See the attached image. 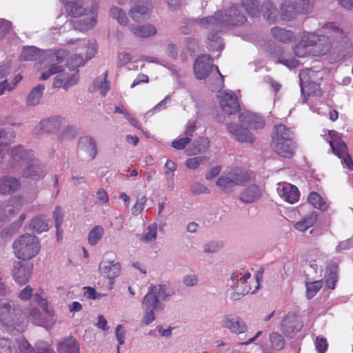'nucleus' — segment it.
Returning a JSON list of instances; mask_svg holds the SVG:
<instances>
[{
	"instance_id": "nucleus-37",
	"label": "nucleus",
	"mask_w": 353,
	"mask_h": 353,
	"mask_svg": "<svg viewBox=\"0 0 353 353\" xmlns=\"http://www.w3.org/2000/svg\"><path fill=\"white\" fill-rule=\"evenodd\" d=\"M57 350L59 353H79V346L74 337L69 336L59 343Z\"/></svg>"
},
{
	"instance_id": "nucleus-61",
	"label": "nucleus",
	"mask_w": 353,
	"mask_h": 353,
	"mask_svg": "<svg viewBox=\"0 0 353 353\" xmlns=\"http://www.w3.org/2000/svg\"><path fill=\"white\" fill-rule=\"evenodd\" d=\"M177 168L176 164L172 160H168L164 165V174L166 178H173Z\"/></svg>"
},
{
	"instance_id": "nucleus-23",
	"label": "nucleus",
	"mask_w": 353,
	"mask_h": 353,
	"mask_svg": "<svg viewBox=\"0 0 353 353\" xmlns=\"http://www.w3.org/2000/svg\"><path fill=\"white\" fill-rule=\"evenodd\" d=\"M49 52L52 51H43L34 46H25L21 51L20 59L23 61H34L43 57L41 65H43L44 67L41 69L45 70L48 66V63L45 60L46 59V54Z\"/></svg>"
},
{
	"instance_id": "nucleus-43",
	"label": "nucleus",
	"mask_w": 353,
	"mask_h": 353,
	"mask_svg": "<svg viewBox=\"0 0 353 353\" xmlns=\"http://www.w3.org/2000/svg\"><path fill=\"white\" fill-rule=\"evenodd\" d=\"M337 270L338 266L335 263H330L327 267L325 278L326 284L330 289L335 288L336 283L338 280Z\"/></svg>"
},
{
	"instance_id": "nucleus-13",
	"label": "nucleus",
	"mask_w": 353,
	"mask_h": 353,
	"mask_svg": "<svg viewBox=\"0 0 353 353\" xmlns=\"http://www.w3.org/2000/svg\"><path fill=\"white\" fill-rule=\"evenodd\" d=\"M63 124V118L59 115H52L41 119L32 130V135L40 137L46 133L49 135L56 134Z\"/></svg>"
},
{
	"instance_id": "nucleus-53",
	"label": "nucleus",
	"mask_w": 353,
	"mask_h": 353,
	"mask_svg": "<svg viewBox=\"0 0 353 353\" xmlns=\"http://www.w3.org/2000/svg\"><path fill=\"white\" fill-rule=\"evenodd\" d=\"M270 341L272 347L276 350H282L285 344L283 336L277 332H273L270 334Z\"/></svg>"
},
{
	"instance_id": "nucleus-19",
	"label": "nucleus",
	"mask_w": 353,
	"mask_h": 353,
	"mask_svg": "<svg viewBox=\"0 0 353 353\" xmlns=\"http://www.w3.org/2000/svg\"><path fill=\"white\" fill-rule=\"evenodd\" d=\"M219 325L221 327L227 328L236 334L244 333L248 330V326L243 319L239 317H233L230 314L223 315L220 319Z\"/></svg>"
},
{
	"instance_id": "nucleus-32",
	"label": "nucleus",
	"mask_w": 353,
	"mask_h": 353,
	"mask_svg": "<svg viewBox=\"0 0 353 353\" xmlns=\"http://www.w3.org/2000/svg\"><path fill=\"white\" fill-rule=\"evenodd\" d=\"M240 121L243 125L250 129H261L264 126V121L262 117L252 112H244L240 115Z\"/></svg>"
},
{
	"instance_id": "nucleus-48",
	"label": "nucleus",
	"mask_w": 353,
	"mask_h": 353,
	"mask_svg": "<svg viewBox=\"0 0 353 353\" xmlns=\"http://www.w3.org/2000/svg\"><path fill=\"white\" fill-rule=\"evenodd\" d=\"M78 134L77 128L71 125L65 126L57 135V139L60 141H70L74 139Z\"/></svg>"
},
{
	"instance_id": "nucleus-57",
	"label": "nucleus",
	"mask_w": 353,
	"mask_h": 353,
	"mask_svg": "<svg viewBox=\"0 0 353 353\" xmlns=\"http://www.w3.org/2000/svg\"><path fill=\"white\" fill-rule=\"evenodd\" d=\"M206 160V157L203 156L188 158L185 162V165L188 169L196 170Z\"/></svg>"
},
{
	"instance_id": "nucleus-8",
	"label": "nucleus",
	"mask_w": 353,
	"mask_h": 353,
	"mask_svg": "<svg viewBox=\"0 0 353 353\" xmlns=\"http://www.w3.org/2000/svg\"><path fill=\"white\" fill-rule=\"evenodd\" d=\"M12 248L19 259L30 261L38 254L40 243L36 236L25 234L19 236L13 242Z\"/></svg>"
},
{
	"instance_id": "nucleus-5",
	"label": "nucleus",
	"mask_w": 353,
	"mask_h": 353,
	"mask_svg": "<svg viewBox=\"0 0 353 353\" xmlns=\"http://www.w3.org/2000/svg\"><path fill=\"white\" fill-rule=\"evenodd\" d=\"M34 299L44 313L41 312L37 307L30 305L26 311V316L36 325L42 326L47 329L50 328L55 323V312L53 307L43 295L42 290L36 292L34 294Z\"/></svg>"
},
{
	"instance_id": "nucleus-6",
	"label": "nucleus",
	"mask_w": 353,
	"mask_h": 353,
	"mask_svg": "<svg viewBox=\"0 0 353 353\" xmlns=\"http://www.w3.org/2000/svg\"><path fill=\"white\" fill-rule=\"evenodd\" d=\"M292 131L283 124L274 126L271 146L274 151L284 158H290L294 153L295 145Z\"/></svg>"
},
{
	"instance_id": "nucleus-45",
	"label": "nucleus",
	"mask_w": 353,
	"mask_h": 353,
	"mask_svg": "<svg viewBox=\"0 0 353 353\" xmlns=\"http://www.w3.org/2000/svg\"><path fill=\"white\" fill-rule=\"evenodd\" d=\"M26 219V214L25 212L20 214L18 219L13 223H12L9 227L5 228L1 233V236L2 237H6L8 236H12L22 226L23 223Z\"/></svg>"
},
{
	"instance_id": "nucleus-55",
	"label": "nucleus",
	"mask_w": 353,
	"mask_h": 353,
	"mask_svg": "<svg viewBox=\"0 0 353 353\" xmlns=\"http://www.w3.org/2000/svg\"><path fill=\"white\" fill-rule=\"evenodd\" d=\"M210 147V141L208 138L205 137H200L196 141L194 152L190 153V154H196L203 153Z\"/></svg>"
},
{
	"instance_id": "nucleus-59",
	"label": "nucleus",
	"mask_w": 353,
	"mask_h": 353,
	"mask_svg": "<svg viewBox=\"0 0 353 353\" xmlns=\"http://www.w3.org/2000/svg\"><path fill=\"white\" fill-rule=\"evenodd\" d=\"M223 247V243L219 241H212L203 245V252L207 254L215 253Z\"/></svg>"
},
{
	"instance_id": "nucleus-28",
	"label": "nucleus",
	"mask_w": 353,
	"mask_h": 353,
	"mask_svg": "<svg viewBox=\"0 0 353 353\" xmlns=\"http://www.w3.org/2000/svg\"><path fill=\"white\" fill-rule=\"evenodd\" d=\"M279 196L290 203H296L299 198L298 188L290 183H279L277 188Z\"/></svg>"
},
{
	"instance_id": "nucleus-56",
	"label": "nucleus",
	"mask_w": 353,
	"mask_h": 353,
	"mask_svg": "<svg viewBox=\"0 0 353 353\" xmlns=\"http://www.w3.org/2000/svg\"><path fill=\"white\" fill-rule=\"evenodd\" d=\"M321 281L306 283V296L308 299L314 296L317 292L322 288Z\"/></svg>"
},
{
	"instance_id": "nucleus-49",
	"label": "nucleus",
	"mask_w": 353,
	"mask_h": 353,
	"mask_svg": "<svg viewBox=\"0 0 353 353\" xmlns=\"http://www.w3.org/2000/svg\"><path fill=\"white\" fill-rule=\"evenodd\" d=\"M309 203L314 208L321 210H326L328 205L325 200L316 192H311L308 196Z\"/></svg>"
},
{
	"instance_id": "nucleus-46",
	"label": "nucleus",
	"mask_w": 353,
	"mask_h": 353,
	"mask_svg": "<svg viewBox=\"0 0 353 353\" xmlns=\"http://www.w3.org/2000/svg\"><path fill=\"white\" fill-rule=\"evenodd\" d=\"M0 353H20L17 340L12 341L8 338L0 339Z\"/></svg>"
},
{
	"instance_id": "nucleus-25",
	"label": "nucleus",
	"mask_w": 353,
	"mask_h": 353,
	"mask_svg": "<svg viewBox=\"0 0 353 353\" xmlns=\"http://www.w3.org/2000/svg\"><path fill=\"white\" fill-rule=\"evenodd\" d=\"M241 123V125L236 123H228V130L234 139L239 142L252 143L254 140L253 134Z\"/></svg>"
},
{
	"instance_id": "nucleus-58",
	"label": "nucleus",
	"mask_w": 353,
	"mask_h": 353,
	"mask_svg": "<svg viewBox=\"0 0 353 353\" xmlns=\"http://www.w3.org/2000/svg\"><path fill=\"white\" fill-rule=\"evenodd\" d=\"M147 198L145 196H139L137 199L135 204L132 206L131 211L133 215L138 216L143 210Z\"/></svg>"
},
{
	"instance_id": "nucleus-50",
	"label": "nucleus",
	"mask_w": 353,
	"mask_h": 353,
	"mask_svg": "<svg viewBox=\"0 0 353 353\" xmlns=\"http://www.w3.org/2000/svg\"><path fill=\"white\" fill-rule=\"evenodd\" d=\"M109 85L105 80V77H104L102 78H98L95 81H94L90 89L92 92L99 90L100 94L102 97H104L105 96L107 92L109 90Z\"/></svg>"
},
{
	"instance_id": "nucleus-39",
	"label": "nucleus",
	"mask_w": 353,
	"mask_h": 353,
	"mask_svg": "<svg viewBox=\"0 0 353 353\" xmlns=\"http://www.w3.org/2000/svg\"><path fill=\"white\" fill-rule=\"evenodd\" d=\"M261 12L263 17L270 23H274L277 19V8L270 1H266L261 6Z\"/></svg>"
},
{
	"instance_id": "nucleus-33",
	"label": "nucleus",
	"mask_w": 353,
	"mask_h": 353,
	"mask_svg": "<svg viewBox=\"0 0 353 353\" xmlns=\"http://www.w3.org/2000/svg\"><path fill=\"white\" fill-rule=\"evenodd\" d=\"M21 187L19 181L12 176H3L0 179V194H11L17 191Z\"/></svg>"
},
{
	"instance_id": "nucleus-26",
	"label": "nucleus",
	"mask_w": 353,
	"mask_h": 353,
	"mask_svg": "<svg viewBox=\"0 0 353 353\" xmlns=\"http://www.w3.org/2000/svg\"><path fill=\"white\" fill-rule=\"evenodd\" d=\"M133 6L128 12L130 17L134 21L139 20L148 14L152 6L149 0H132Z\"/></svg>"
},
{
	"instance_id": "nucleus-64",
	"label": "nucleus",
	"mask_w": 353,
	"mask_h": 353,
	"mask_svg": "<svg viewBox=\"0 0 353 353\" xmlns=\"http://www.w3.org/2000/svg\"><path fill=\"white\" fill-rule=\"evenodd\" d=\"M33 295V289L30 285L23 288L18 294L19 299L22 301L29 300Z\"/></svg>"
},
{
	"instance_id": "nucleus-3",
	"label": "nucleus",
	"mask_w": 353,
	"mask_h": 353,
	"mask_svg": "<svg viewBox=\"0 0 353 353\" xmlns=\"http://www.w3.org/2000/svg\"><path fill=\"white\" fill-rule=\"evenodd\" d=\"M67 57V52L63 50L56 52H49L46 54L45 61L48 63V68L41 73L40 79L46 80L51 76L57 74L53 81L52 86L54 88H63L64 90L74 85L78 81L77 74H68L63 72L64 65L62 63Z\"/></svg>"
},
{
	"instance_id": "nucleus-22",
	"label": "nucleus",
	"mask_w": 353,
	"mask_h": 353,
	"mask_svg": "<svg viewBox=\"0 0 353 353\" xmlns=\"http://www.w3.org/2000/svg\"><path fill=\"white\" fill-rule=\"evenodd\" d=\"M313 32L304 34L301 39L294 47V52L299 57H305L312 55V45L314 43Z\"/></svg>"
},
{
	"instance_id": "nucleus-24",
	"label": "nucleus",
	"mask_w": 353,
	"mask_h": 353,
	"mask_svg": "<svg viewBox=\"0 0 353 353\" xmlns=\"http://www.w3.org/2000/svg\"><path fill=\"white\" fill-rule=\"evenodd\" d=\"M17 347L20 353H36L29 343L23 337L17 339ZM37 353H53L48 344L39 341L35 344Z\"/></svg>"
},
{
	"instance_id": "nucleus-47",
	"label": "nucleus",
	"mask_w": 353,
	"mask_h": 353,
	"mask_svg": "<svg viewBox=\"0 0 353 353\" xmlns=\"http://www.w3.org/2000/svg\"><path fill=\"white\" fill-rule=\"evenodd\" d=\"M110 16L121 26H127L128 18L124 10L117 6H112L109 12Z\"/></svg>"
},
{
	"instance_id": "nucleus-21",
	"label": "nucleus",
	"mask_w": 353,
	"mask_h": 353,
	"mask_svg": "<svg viewBox=\"0 0 353 353\" xmlns=\"http://www.w3.org/2000/svg\"><path fill=\"white\" fill-rule=\"evenodd\" d=\"M87 17L72 22V21L65 23V26L70 27L74 26L75 29L81 31H87L93 28L97 23V12L95 9L90 10L88 12Z\"/></svg>"
},
{
	"instance_id": "nucleus-17",
	"label": "nucleus",
	"mask_w": 353,
	"mask_h": 353,
	"mask_svg": "<svg viewBox=\"0 0 353 353\" xmlns=\"http://www.w3.org/2000/svg\"><path fill=\"white\" fill-rule=\"evenodd\" d=\"M218 98L223 111L228 114H236L239 110L237 97L232 91L220 92Z\"/></svg>"
},
{
	"instance_id": "nucleus-41",
	"label": "nucleus",
	"mask_w": 353,
	"mask_h": 353,
	"mask_svg": "<svg viewBox=\"0 0 353 353\" xmlns=\"http://www.w3.org/2000/svg\"><path fill=\"white\" fill-rule=\"evenodd\" d=\"M130 30L136 37L140 38L151 37L157 33L155 27L150 24L132 26Z\"/></svg>"
},
{
	"instance_id": "nucleus-14",
	"label": "nucleus",
	"mask_w": 353,
	"mask_h": 353,
	"mask_svg": "<svg viewBox=\"0 0 353 353\" xmlns=\"http://www.w3.org/2000/svg\"><path fill=\"white\" fill-rule=\"evenodd\" d=\"M329 137L330 140L328 142L333 153L341 159L343 164H345L350 170L353 169V162L347 153L345 142L341 139L340 134L334 130H330Z\"/></svg>"
},
{
	"instance_id": "nucleus-34",
	"label": "nucleus",
	"mask_w": 353,
	"mask_h": 353,
	"mask_svg": "<svg viewBox=\"0 0 353 353\" xmlns=\"http://www.w3.org/2000/svg\"><path fill=\"white\" fill-rule=\"evenodd\" d=\"M79 148L86 153L92 159H94L97 154V145L94 140L90 137H83L79 139Z\"/></svg>"
},
{
	"instance_id": "nucleus-44",
	"label": "nucleus",
	"mask_w": 353,
	"mask_h": 353,
	"mask_svg": "<svg viewBox=\"0 0 353 353\" xmlns=\"http://www.w3.org/2000/svg\"><path fill=\"white\" fill-rule=\"evenodd\" d=\"M157 237V225L156 223L148 225L143 233L140 236L141 242L146 244L153 243Z\"/></svg>"
},
{
	"instance_id": "nucleus-51",
	"label": "nucleus",
	"mask_w": 353,
	"mask_h": 353,
	"mask_svg": "<svg viewBox=\"0 0 353 353\" xmlns=\"http://www.w3.org/2000/svg\"><path fill=\"white\" fill-rule=\"evenodd\" d=\"M242 6L248 14L252 17H257L260 12L259 3L256 0H243Z\"/></svg>"
},
{
	"instance_id": "nucleus-9",
	"label": "nucleus",
	"mask_w": 353,
	"mask_h": 353,
	"mask_svg": "<svg viewBox=\"0 0 353 353\" xmlns=\"http://www.w3.org/2000/svg\"><path fill=\"white\" fill-rule=\"evenodd\" d=\"M323 75V72L321 70L311 68L302 70L299 73L302 93L308 96H321L322 91L319 82Z\"/></svg>"
},
{
	"instance_id": "nucleus-36",
	"label": "nucleus",
	"mask_w": 353,
	"mask_h": 353,
	"mask_svg": "<svg viewBox=\"0 0 353 353\" xmlns=\"http://www.w3.org/2000/svg\"><path fill=\"white\" fill-rule=\"evenodd\" d=\"M261 195L262 192L261 188L256 185H252L241 192L240 199L243 203H250L259 199Z\"/></svg>"
},
{
	"instance_id": "nucleus-20",
	"label": "nucleus",
	"mask_w": 353,
	"mask_h": 353,
	"mask_svg": "<svg viewBox=\"0 0 353 353\" xmlns=\"http://www.w3.org/2000/svg\"><path fill=\"white\" fill-rule=\"evenodd\" d=\"M121 265L115 261L103 260L99 265V272L101 276L108 279L110 283H113L115 278L121 273Z\"/></svg>"
},
{
	"instance_id": "nucleus-62",
	"label": "nucleus",
	"mask_w": 353,
	"mask_h": 353,
	"mask_svg": "<svg viewBox=\"0 0 353 353\" xmlns=\"http://www.w3.org/2000/svg\"><path fill=\"white\" fill-rule=\"evenodd\" d=\"M52 215L55 221V227L57 230V234L59 235V228H61L63 223V214L61 209L59 207H57L54 210Z\"/></svg>"
},
{
	"instance_id": "nucleus-16",
	"label": "nucleus",
	"mask_w": 353,
	"mask_h": 353,
	"mask_svg": "<svg viewBox=\"0 0 353 353\" xmlns=\"http://www.w3.org/2000/svg\"><path fill=\"white\" fill-rule=\"evenodd\" d=\"M33 269V264L30 261H16L14 263L12 276L19 285H25L30 280Z\"/></svg>"
},
{
	"instance_id": "nucleus-4",
	"label": "nucleus",
	"mask_w": 353,
	"mask_h": 353,
	"mask_svg": "<svg viewBox=\"0 0 353 353\" xmlns=\"http://www.w3.org/2000/svg\"><path fill=\"white\" fill-rule=\"evenodd\" d=\"M320 34L313 32L314 39L312 45L313 56H323L335 53L339 44L345 39L344 32L336 24L328 23L320 30Z\"/></svg>"
},
{
	"instance_id": "nucleus-7",
	"label": "nucleus",
	"mask_w": 353,
	"mask_h": 353,
	"mask_svg": "<svg viewBox=\"0 0 353 353\" xmlns=\"http://www.w3.org/2000/svg\"><path fill=\"white\" fill-rule=\"evenodd\" d=\"M24 316L26 313H23L17 303L5 299H0V322L8 330L20 331Z\"/></svg>"
},
{
	"instance_id": "nucleus-29",
	"label": "nucleus",
	"mask_w": 353,
	"mask_h": 353,
	"mask_svg": "<svg viewBox=\"0 0 353 353\" xmlns=\"http://www.w3.org/2000/svg\"><path fill=\"white\" fill-rule=\"evenodd\" d=\"M298 13H307L303 11L302 7L295 6L290 1H284L280 6V17L283 20L290 21L294 19Z\"/></svg>"
},
{
	"instance_id": "nucleus-38",
	"label": "nucleus",
	"mask_w": 353,
	"mask_h": 353,
	"mask_svg": "<svg viewBox=\"0 0 353 353\" xmlns=\"http://www.w3.org/2000/svg\"><path fill=\"white\" fill-rule=\"evenodd\" d=\"M317 221V214L315 212H309L300 221L294 223V228L299 232H305L314 225Z\"/></svg>"
},
{
	"instance_id": "nucleus-15",
	"label": "nucleus",
	"mask_w": 353,
	"mask_h": 353,
	"mask_svg": "<svg viewBox=\"0 0 353 353\" xmlns=\"http://www.w3.org/2000/svg\"><path fill=\"white\" fill-rule=\"evenodd\" d=\"M23 204V199L19 196H14L8 203H2L0 205V221H9L21 210Z\"/></svg>"
},
{
	"instance_id": "nucleus-63",
	"label": "nucleus",
	"mask_w": 353,
	"mask_h": 353,
	"mask_svg": "<svg viewBox=\"0 0 353 353\" xmlns=\"http://www.w3.org/2000/svg\"><path fill=\"white\" fill-rule=\"evenodd\" d=\"M190 137H185L179 139L174 140L171 145L176 150H183L190 142Z\"/></svg>"
},
{
	"instance_id": "nucleus-2",
	"label": "nucleus",
	"mask_w": 353,
	"mask_h": 353,
	"mask_svg": "<svg viewBox=\"0 0 353 353\" xmlns=\"http://www.w3.org/2000/svg\"><path fill=\"white\" fill-rule=\"evenodd\" d=\"M26 165L22 170V176L32 180L43 179L46 172L43 165L37 159L32 151L26 150L22 145L13 146L9 150L7 168L12 172H17Z\"/></svg>"
},
{
	"instance_id": "nucleus-18",
	"label": "nucleus",
	"mask_w": 353,
	"mask_h": 353,
	"mask_svg": "<svg viewBox=\"0 0 353 353\" xmlns=\"http://www.w3.org/2000/svg\"><path fill=\"white\" fill-rule=\"evenodd\" d=\"M303 327V323L298 316L293 313H288L283 319L281 330L287 337H292Z\"/></svg>"
},
{
	"instance_id": "nucleus-10",
	"label": "nucleus",
	"mask_w": 353,
	"mask_h": 353,
	"mask_svg": "<svg viewBox=\"0 0 353 353\" xmlns=\"http://www.w3.org/2000/svg\"><path fill=\"white\" fill-rule=\"evenodd\" d=\"M250 180V174L240 169L233 168L224 172L216 181V185L225 192H232L235 187L243 185Z\"/></svg>"
},
{
	"instance_id": "nucleus-60",
	"label": "nucleus",
	"mask_w": 353,
	"mask_h": 353,
	"mask_svg": "<svg viewBox=\"0 0 353 353\" xmlns=\"http://www.w3.org/2000/svg\"><path fill=\"white\" fill-rule=\"evenodd\" d=\"M83 63V59L79 54H74L70 57L67 61L66 65L70 70H75L78 67Z\"/></svg>"
},
{
	"instance_id": "nucleus-54",
	"label": "nucleus",
	"mask_w": 353,
	"mask_h": 353,
	"mask_svg": "<svg viewBox=\"0 0 353 353\" xmlns=\"http://www.w3.org/2000/svg\"><path fill=\"white\" fill-rule=\"evenodd\" d=\"M208 48L212 50H221L223 48L221 37L216 33H210L208 36Z\"/></svg>"
},
{
	"instance_id": "nucleus-12",
	"label": "nucleus",
	"mask_w": 353,
	"mask_h": 353,
	"mask_svg": "<svg viewBox=\"0 0 353 353\" xmlns=\"http://www.w3.org/2000/svg\"><path fill=\"white\" fill-rule=\"evenodd\" d=\"M215 69L216 72L223 79L222 75L219 71L218 67L212 63V61L210 57L208 54H203L199 56L194 61V70L196 79H204L209 76L212 72L213 69ZM223 85V80L219 79L214 88H219Z\"/></svg>"
},
{
	"instance_id": "nucleus-35",
	"label": "nucleus",
	"mask_w": 353,
	"mask_h": 353,
	"mask_svg": "<svg viewBox=\"0 0 353 353\" xmlns=\"http://www.w3.org/2000/svg\"><path fill=\"white\" fill-rule=\"evenodd\" d=\"M30 227L34 232L40 234L49 230L52 227V223L48 217L46 216H38L30 221Z\"/></svg>"
},
{
	"instance_id": "nucleus-40",
	"label": "nucleus",
	"mask_w": 353,
	"mask_h": 353,
	"mask_svg": "<svg viewBox=\"0 0 353 353\" xmlns=\"http://www.w3.org/2000/svg\"><path fill=\"white\" fill-rule=\"evenodd\" d=\"M272 36L281 42H288L294 38V33L289 30L279 26H275L271 29Z\"/></svg>"
},
{
	"instance_id": "nucleus-27",
	"label": "nucleus",
	"mask_w": 353,
	"mask_h": 353,
	"mask_svg": "<svg viewBox=\"0 0 353 353\" xmlns=\"http://www.w3.org/2000/svg\"><path fill=\"white\" fill-rule=\"evenodd\" d=\"M16 138L15 131L10 127L0 128V165L3 161L5 152L7 151L9 154L10 148L7 149V145L14 141ZM12 147H11L12 148Z\"/></svg>"
},
{
	"instance_id": "nucleus-1",
	"label": "nucleus",
	"mask_w": 353,
	"mask_h": 353,
	"mask_svg": "<svg viewBox=\"0 0 353 353\" xmlns=\"http://www.w3.org/2000/svg\"><path fill=\"white\" fill-rule=\"evenodd\" d=\"M246 18L238 6H232L219 10L214 17H205L195 20H186L183 22L180 29L183 34H188L194 24H199L206 29H213L219 32L230 26H237L243 24Z\"/></svg>"
},
{
	"instance_id": "nucleus-30",
	"label": "nucleus",
	"mask_w": 353,
	"mask_h": 353,
	"mask_svg": "<svg viewBox=\"0 0 353 353\" xmlns=\"http://www.w3.org/2000/svg\"><path fill=\"white\" fill-rule=\"evenodd\" d=\"M148 292L161 301H165L174 294V290L169 283L152 285L149 287Z\"/></svg>"
},
{
	"instance_id": "nucleus-31",
	"label": "nucleus",
	"mask_w": 353,
	"mask_h": 353,
	"mask_svg": "<svg viewBox=\"0 0 353 353\" xmlns=\"http://www.w3.org/2000/svg\"><path fill=\"white\" fill-rule=\"evenodd\" d=\"M65 4L68 14L74 17L88 14L90 10L83 6L82 0H61Z\"/></svg>"
},
{
	"instance_id": "nucleus-11",
	"label": "nucleus",
	"mask_w": 353,
	"mask_h": 353,
	"mask_svg": "<svg viewBox=\"0 0 353 353\" xmlns=\"http://www.w3.org/2000/svg\"><path fill=\"white\" fill-rule=\"evenodd\" d=\"M165 307V304L158 297L148 292L141 302V308L143 311L142 324L148 325L152 323L156 319L155 314L163 312Z\"/></svg>"
},
{
	"instance_id": "nucleus-52",
	"label": "nucleus",
	"mask_w": 353,
	"mask_h": 353,
	"mask_svg": "<svg viewBox=\"0 0 353 353\" xmlns=\"http://www.w3.org/2000/svg\"><path fill=\"white\" fill-rule=\"evenodd\" d=\"M104 234V229L101 225L94 226L88 234V243L91 245H97Z\"/></svg>"
},
{
	"instance_id": "nucleus-42",
	"label": "nucleus",
	"mask_w": 353,
	"mask_h": 353,
	"mask_svg": "<svg viewBox=\"0 0 353 353\" xmlns=\"http://www.w3.org/2000/svg\"><path fill=\"white\" fill-rule=\"evenodd\" d=\"M45 86L39 84L34 87L28 94L26 100V104L28 106H35L38 105L42 98Z\"/></svg>"
}]
</instances>
